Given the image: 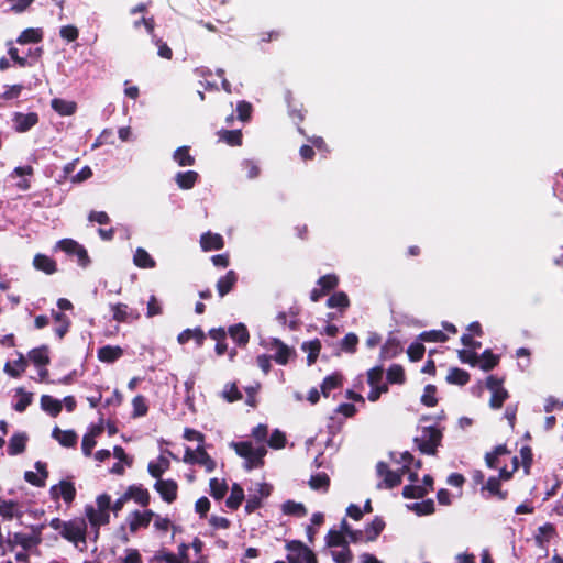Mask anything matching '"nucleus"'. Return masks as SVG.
Instances as JSON below:
<instances>
[{
  "instance_id": "obj_1",
  "label": "nucleus",
  "mask_w": 563,
  "mask_h": 563,
  "mask_svg": "<svg viewBox=\"0 0 563 563\" xmlns=\"http://www.w3.org/2000/svg\"><path fill=\"white\" fill-rule=\"evenodd\" d=\"M443 434L437 427H423L421 437L415 438L419 451L426 455H435L441 445Z\"/></svg>"
},
{
  "instance_id": "obj_53",
  "label": "nucleus",
  "mask_w": 563,
  "mask_h": 563,
  "mask_svg": "<svg viewBox=\"0 0 563 563\" xmlns=\"http://www.w3.org/2000/svg\"><path fill=\"white\" fill-rule=\"evenodd\" d=\"M437 386L432 384H428L424 389L423 394L421 396V402L426 407H435L438 405V398H437Z\"/></svg>"
},
{
  "instance_id": "obj_9",
  "label": "nucleus",
  "mask_w": 563,
  "mask_h": 563,
  "mask_svg": "<svg viewBox=\"0 0 563 563\" xmlns=\"http://www.w3.org/2000/svg\"><path fill=\"white\" fill-rule=\"evenodd\" d=\"M110 310L112 311L113 320L120 323L131 322L140 318V313L136 310L131 309L123 302L110 305Z\"/></svg>"
},
{
  "instance_id": "obj_42",
  "label": "nucleus",
  "mask_w": 563,
  "mask_h": 563,
  "mask_svg": "<svg viewBox=\"0 0 563 563\" xmlns=\"http://www.w3.org/2000/svg\"><path fill=\"white\" fill-rule=\"evenodd\" d=\"M301 349L308 353L307 363L309 366L317 362V358L320 354L321 342L319 339H314L308 342H303Z\"/></svg>"
},
{
  "instance_id": "obj_6",
  "label": "nucleus",
  "mask_w": 563,
  "mask_h": 563,
  "mask_svg": "<svg viewBox=\"0 0 563 563\" xmlns=\"http://www.w3.org/2000/svg\"><path fill=\"white\" fill-rule=\"evenodd\" d=\"M85 515L90 527L95 530V538L97 539L100 527L110 522V512L98 510L95 506L88 504L85 506Z\"/></svg>"
},
{
  "instance_id": "obj_28",
  "label": "nucleus",
  "mask_w": 563,
  "mask_h": 563,
  "mask_svg": "<svg viewBox=\"0 0 563 563\" xmlns=\"http://www.w3.org/2000/svg\"><path fill=\"white\" fill-rule=\"evenodd\" d=\"M482 490H487L489 496H494L499 500H506L508 492L501 489V484L498 477L490 476L483 485Z\"/></svg>"
},
{
  "instance_id": "obj_54",
  "label": "nucleus",
  "mask_w": 563,
  "mask_h": 563,
  "mask_svg": "<svg viewBox=\"0 0 563 563\" xmlns=\"http://www.w3.org/2000/svg\"><path fill=\"white\" fill-rule=\"evenodd\" d=\"M428 494V488L420 485H406L402 488V496L407 499H420Z\"/></svg>"
},
{
  "instance_id": "obj_41",
  "label": "nucleus",
  "mask_w": 563,
  "mask_h": 563,
  "mask_svg": "<svg viewBox=\"0 0 563 563\" xmlns=\"http://www.w3.org/2000/svg\"><path fill=\"white\" fill-rule=\"evenodd\" d=\"M26 366H27L26 360L24 358L22 353H19L18 360H15L13 363H11V362L5 363L4 371L11 377L18 378L25 371Z\"/></svg>"
},
{
  "instance_id": "obj_31",
  "label": "nucleus",
  "mask_w": 563,
  "mask_h": 563,
  "mask_svg": "<svg viewBox=\"0 0 563 563\" xmlns=\"http://www.w3.org/2000/svg\"><path fill=\"white\" fill-rule=\"evenodd\" d=\"M343 384V375L341 373H333L327 377H324L320 388L321 394L324 397H329L330 393Z\"/></svg>"
},
{
  "instance_id": "obj_40",
  "label": "nucleus",
  "mask_w": 563,
  "mask_h": 563,
  "mask_svg": "<svg viewBox=\"0 0 563 563\" xmlns=\"http://www.w3.org/2000/svg\"><path fill=\"white\" fill-rule=\"evenodd\" d=\"M243 500L244 490L239 484L234 483L231 487V493L225 500V505L228 508L236 510L241 506Z\"/></svg>"
},
{
  "instance_id": "obj_3",
  "label": "nucleus",
  "mask_w": 563,
  "mask_h": 563,
  "mask_svg": "<svg viewBox=\"0 0 563 563\" xmlns=\"http://www.w3.org/2000/svg\"><path fill=\"white\" fill-rule=\"evenodd\" d=\"M60 536L74 543L78 544L79 542L86 543L87 539V522L85 518H74L68 521H65V525L60 531Z\"/></svg>"
},
{
  "instance_id": "obj_13",
  "label": "nucleus",
  "mask_w": 563,
  "mask_h": 563,
  "mask_svg": "<svg viewBox=\"0 0 563 563\" xmlns=\"http://www.w3.org/2000/svg\"><path fill=\"white\" fill-rule=\"evenodd\" d=\"M41 542L42 538L40 531L34 532L32 534L15 532L13 534V539L8 541V543L11 547H13L14 544H19L23 548L24 551H27L31 548L38 545Z\"/></svg>"
},
{
  "instance_id": "obj_15",
  "label": "nucleus",
  "mask_w": 563,
  "mask_h": 563,
  "mask_svg": "<svg viewBox=\"0 0 563 563\" xmlns=\"http://www.w3.org/2000/svg\"><path fill=\"white\" fill-rule=\"evenodd\" d=\"M200 246L205 252L222 250L224 240L221 234L208 231L201 234Z\"/></svg>"
},
{
  "instance_id": "obj_43",
  "label": "nucleus",
  "mask_w": 563,
  "mask_h": 563,
  "mask_svg": "<svg viewBox=\"0 0 563 563\" xmlns=\"http://www.w3.org/2000/svg\"><path fill=\"white\" fill-rule=\"evenodd\" d=\"M282 510L287 516H295L298 518L305 517L307 515V508L303 504L297 503L295 500H286L282 505Z\"/></svg>"
},
{
  "instance_id": "obj_50",
  "label": "nucleus",
  "mask_w": 563,
  "mask_h": 563,
  "mask_svg": "<svg viewBox=\"0 0 563 563\" xmlns=\"http://www.w3.org/2000/svg\"><path fill=\"white\" fill-rule=\"evenodd\" d=\"M210 495L217 499H222L228 492V484L225 481H219L218 478H211L209 482Z\"/></svg>"
},
{
  "instance_id": "obj_47",
  "label": "nucleus",
  "mask_w": 563,
  "mask_h": 563,
  "mask_svg": "<svg viewBox=\"0 0 563 563\" xmlns=\"http://www.w3.org/2000/svg\"><path fill=\"white\" fill-rule=\"evenodd\" d=\"M499 363V356L494 354L492 350L487 349L482 353L481 362L478 366L485 372H489L495 368Z\"/></svg>"
},
{
  "instance_id": "obj_10",
  "label": "nucleus",
  "mask_w": 563,
  "mask_h": 563,
  "mask_svg": "<svg viewBox=\"0 0 563 563\" xmlns=\"http://www.w3.org/2000/svg\"><path fill=\"white\" fill-rule=\"evenodd\" d=\"M34 467L36 468L37 473L26 471L24 473V479L35 487H44L48 477L47 465L42 461H37L35 462Z\"/></svg>"
},
{
  "instance_id": "obj_33",
  "label": "nucleus",
  "mask_w": 563,
  "mask_h": 563,
  "mask_svg": "<svg viewBox=\"0 0 563 563\" xmlns=\"http://www.w3.org/2000/svg\"><path fill=\"white\" fill-rule=\"evenodd\" d=\"M44 33L42 29L29 27L21 32V34L16 38V43L21 45L25 44H36L43 40Z\"/></svg>"
},
{
  "instance_id": "obj_60",
  "label": "nucleus",
  "mask_w": 563,
  "mask_h": 563,
  "mask_svg": "<svg viewBox=\"0 0 563 563\" xmlns=\"http://www.w3.org/2000/svg\"><path fill=\"white\" fill-rule=\"evenodd\" d=\"M508 397L509 394L505 388L492 391V397L489 399L490 408L500 409Z\"/></svg>"
},
{
  "instance_id": "obj_35",
  "label": "nucleus",
  "mask_w": 563,
  "mask_h": 563,
  "mask_svg": "<svg viewBox=\"0 0 563 563\" xmlns=\"http://www.w3.org/2000/svg\"><path fill=\"white\" fill-rule=\"evenodd\" d=\"M470 380V373L459 367H452L446 376V382L449 384L457 386H465Z\"/></svg>"
},
{
  "instance_id": "obj_51",
  "label": "nucleus",
  "mask_w": 563,
  "mask_h": 563,
  "mask_svg": "<svg viewBox=\"0 0 563 563\" xmlns=\"http://www.w3.org/2000/svg\"><path fill=\"white\" fill-rule=\"evenodd\" d=\"M317 285L328 295L338 287L339 277L335 274H327L318 279Z\"/></svg>"
},
{
  "instance_id": "obj_57",
  "label": "nucleus",
  "mask_w": 563,
  "mask_h": 563,
  "mask_svg": "<svg viewBox=\"0 0 563 563\" xmlns=\"http://www.w3.org/2000/svg\"><path fill=\"white\" fill-rule=\"evenodd\" d=\"M133 418L144 417L148 411L146 399L142 395H137L132 399Z\"/></svg>"
},
{
  "instance_id": "obj_7",
  "label": "nucleus",
  "mask_w": 563,
  "mask_h": 563,
  "mask_svg": "<svg viewBox=\"0 0 563 563\" xmlns=\"http://www.w3.org/2000/svg\"><path fill=\"white\" fill-rule=\"evenodd\" d=\"M154 517L155 512L151 509L132 511L128 518L130 531L135 533L140 528H147Z\"/></svg>"
},
{
  "instance_id": "obj_21",
  "label": "nucleus",
  "mask_w": 563,
  "mask_h": 563,
  "mask_svg": "<svg viewBox=\"0 0 563 563\" xmlns=\"http://www.w3.org/2000/svg\"><path fill=\"white\" fill-rule=\"evenodd\" d=\"M228 334L241 347L246 346L250 341V333L244 323H236L229 327Z\"/></svg>"
},
{
  "instance_id": "obj_4",
  "label": "nucleus",
  "mask_w": 563,
  "mask_h": 563,
  "mask_svg": "<svg viewBox=\"0 0 563 563\" xmlns=\"http://www.w3.org/2000/svg\"><path fill=\"white\" fill-rule=\"evenodd\" d=\"M376 473L383 477V482L377 484V488L391 489L401 484V473L391 471L386 462H378L376 464Z\"/></svg>"
},
{
  "instance_id": "obj_52",
  "label": "nucleus",
  "mask_w": 563,
  "mask_h": 563,
  "mask_svg": "<svg viewBox=\"0 0 563 563\" xmlns=\"http://www.w3.org/2000/svg\"><path fill=\"white\" fill-rule=\"evenodd\" d=\"M325 543L329 548H334V547L343 548V547L347 545V541H346L343 532L334 530V529L329 530L328 534L325 536Z\"/></svg>"
},
{
  "instance_id": "obj_45",
  "label": "nucleus",
  "mask_w": 563,
  "mask_h": 563,
  "mask_svg": "<svg viewBox=\"0 0 563 563\" xmlns=\"http://www.w3.org/2000/svg\"><path fill=\"white\" fill-rule=\"evenodd\" d=\"M309 486L313 490L328 492L330 487V477L324 472L317 473L310 477Z\"/></svg>"
},
{
  "instance_id": "obj_17",
  "label": "nucleus",
  "mask_w": 563,
  "mask_h": 563,
  "mask_svg": "<svg viewBox=\"0 0 563 563\" xmlns=\"http://www.w3.org/2000/svg\"><path fill=\"white\" fill-rule=\"evenodd\" d=\"M190 340H194L196 342V345L198 347H201L206 340V333L200 327H197L194 329H185L177 336V342L179 344H186Z\"/></svg>"
},
{
  "instance_id": "obj_20",
  "label": "nucleus",
  "mask_w": 563,
  "mask_h": 563,
  "mask_svg": "<svg viewBox=\"0 0 563 563\" xmlns=\"http://www.w3.org/2000/svg\"><path fill=\"white\" fill-rule=\"evenodd\" d=\"M286 549L288 550V552H301L303 556L302 563H318V559L314 552L300 540H291L287 542Z\"/></svg>"
},
{
  "instance_id": "obj_56",
  "label": "nucleus",
  "mask_w": 563,
  "mask_h": 563,
  "mask_svg": "<svg viewBox=\"0 0 563 563\" xmlns=\"http://www.w3.org/2000/svg\"><path fill=\"white\" fill-rule=\"evenodd\" d=\"M16 394L20 395V399L14 404L13 408L18 412H23L32 404L33 394L24 391L23 388H18Z\"/></svg>"
},
{
  "instance_id": "obj_23",
  "label": "nucleus",
  "mask_w": 563,
  "mask_h": 563,
  "mask_svg": "<svg viewBox=\"0 0 563 563\" xmlns=\"http://www.w3.org/2000/svg\"><path fill=\"white\" fill-rule=\"evenodd\" d=\"M385 527L386 522L384 521V519L379 516H376L368 525H366L364 529L365 542L375 541L383 532Z\"/></svg>"
},
{
  "instance_id": "obj_24",
  "label": "nucleus",
  "mask_w": 563,
  "mask_h": 563,
  "mask_svg": "<svg viewBox=\"0 0 563 563\" xmlns=\"http://www.w3.org/2000/svg\"><path fill=\"white\" fill-rule=\"evenodd\" d=\"M351 306L349 296L344 291L333 292L327 300L328 308H336L343 314Z\"/></svg>"
},
{
  "instance_id": "obj_16",
  "label": "nucleus",
  "mask_w": 563,
  "mask_h": 563,
  "mask_svg": "<svg viewBox=\"0 0 563 563\" xmlns=\"http://www.w3.org/2000/svg\"><path fill=\"white\" fill-rule=\"evenodd\" d=\"M238 283V274L234 271H228L225 275L221 276L217 282V291L220 298H223L231 292Z\"/></svg>"
},
{
  "instance_id": "obj_18",
  "label": "nucleus",
  "mask_w": 563,
  "mask_h": 563,
  "mask_svg": "<svg viewBox=\"0 0 563 563\" xmlns=\"http://www.w3.org/2000/svg\"><path fill=\"white\" fill-rule=\"evenodd\" d=\"M404 351L401 342L395 338L389 336L380 347V358L390 360L399 355Z\"/></svg>"
},
{
  "instance_id": "obj_49",
  "label": "nucleus",
  "mask_w": 563,
  "mask_h": 563,
  "mask_svg": "<svg viewBox=\"0 0 563 563\" xmlns=\"http://www.w3.org/2000/svg\"><path fill=\"white\" fill-rule=\"evenodd\" d=\"M538 532L539 533L536 536V541L538 544H543L556 536V528L553 523L547 522L538 528Z\"/></svg>"
},
{
  "instance_id": "obj_39",
  "label": "nucleus",
  "mask_w": 563,
  "mask_h": 563,
  "mask_svg": "<svg viewBox=\"0 0 563 563\" xmlns=\"http://www.w3.org/2000/svg\"><path fill=\"white\" fill-rule=\"evenodd\" d=\"M219 141L227 143L230 146H240L242 144L241 130H220L218 131Z\"/></svg>"
},
{
  "instance_id": "obj_30",
  "label": "nucleus",
  "mask_w": 563,
  "mask_h": 563,
  "mask_svg": "<svg viewBox=\"0 0 563 563\" xmlns=\"http://www.w3.org/2000/svg\"><path fill=\"white\" fill-rule=\"evenodd\" d=\"M52 109L59 115H73L77 110V104L74 101H68L62 98H54L51 101Z\"/></svg>"
},
{
  "instance_id": "obj_58",
  "label": "nucleus",
  "mask_w": 563,
  "mask_h": 563,
  "mask_svg": "<svg viewBox=\"0 0 563 563\" xmlns=\"http://www.w3.org/2000/svg\"><path fill=\"white\" fill-rule=\"evenodd\" d=\"M411 509L416 511L418 516L432 515L435 511L434 503L432 499H424L420 503H415Z\"/></svg>"
},
{
  "instance_id": "obj_34",
  "label": "nucleus",
  "mask_w": 563,
  "mask_h": 563,
  "mask_svg": "<svg viewBox=\"0 0 563 563\" xmlns=\"http://www.w3.org/2000/svg\"><path fill=\"white\" fill-rule=\"evenodd\" d=\"M169 467H170L169 460L167 457H165L164 455H159L157 463H154V462L148 463L147 471L152 477H154L158 481V479H162L161 478L162 475L166 471H168Z\"/></svg>"
},
{
  "instance_id": "obj_46",
  "label": "nucleus",
  "mask_w": 563,
  "mask_h": 563,
  "mask_svg": "<svg viewBox=\"0 0 563 563\" xmlns=\"http://www.w3.org/2000/svg\"><path fill=\"white\" fill-rule=\"evenodd\" d=\"M197 464L205 467L207 472H213L216 470V461L208 454L203 445H198L196 449Z\"/></svg>"
},
{
  "instance_id": "obj_37",
  "label": "nucleus",
  "mask_w": 563,
  "mask_h": 563,
  "mask_svg": "<svg viewBox=\"0 0 563 563\" xmlns=\"http://www.w3.org/2000/svg\"><path fill=\"white\" fill-rule=\"evenodd\" d=\"M174 161L181 167L194 166L196 163L195 157L190 154L189 146H180L173 154Z\"/></svg>"
},
{
  "instance_id": "obj_2",
  "label": "nucleus",
  "mask_w": 563,
  "mask_h": 563,
  "mask_svg": "<svg viewBox=\"0 0 563 563\" xmlns=\"http://www.w3.org/2000/svg\"><path fill=\"white\" fill-rule=\"evenodd\" d=\"M236 454L245 459V467L252 470L260 467L264 464V456L266 449L264 446L254 448L250 441H242L233 443Z\"/></svg>"
},
{
  "instance_id": "obj_8",
  "label": "nucleus",
  "mask_w": 563,
  "mask_h": 563,
  "mask_svg": "<svg viewBox=\"0 0 563 563\" xmlns=\"http://www.w3.org/2000/svg\"><path fill=\"white\" fill-rule=\"evenodd\" d=\"M154 488L167 504H172L177 499L178 484L174 479H158L154 484Z\"/></svg>"
},
{
  "instance_id": "obj_62",
  "label": "nucleus",
  "mask_w": 563,
  "mask_h": 563,
  "mask_svg": "<svg viewBox=\"0 0 563 563\" xmlns=\"http://www.w3.org/2000/svg\"><path fill=\"white\" fill-rule=\"evenodd\" d=\"M222 396L228 402L241 400L243 397L235 383L227 384Z\"/></svg>"
},
{
  "instance_id": "obj_64",
  "label": "nucleus",
  "mask_w": 563,
  "mask_h": 563,
  "mask_svg": "<svg viewBox=\"0 0 563 563\" xmlns=\"http://www.w3.org/2000/svg\"><path fill=\"white\" fill-rule=\"evenodd\" d=\"M424 352V345L419 342L411 343L407 350L408 357L411 362L420 361L423 357Z\"/></svg>"
},
{
  "instance_id": "obj_63",
  "label": "nucleus",
  "mask_w": 563,
  "mask_h": 563,
  "mask_svg": "<svg viewBox=\"0 0 563 563\" xmlns=\"http://www.w3.org/2000/svg\"><path fill=\"white\" fill-rule=\"evenodd\" d=\"M286 441L287 440L285 433L278 429H275L268 439V445L272 449L279 450L285 448Z\"/></svg>"
},
{
  "instance_id": "obj_5",
  "label": "nucleus",
  "mask_w": 563,
  "mask_h": 563,
  "mask_svg": "<svg viewBox=\"0 0 563 563\" xmlns=\"http://www.w3.org/2000/svg\"><path fill=\"white\" fill-rule=\"evenodd\" d=\"M76 487L70 481L63 479L57 485L49 488V495L53 500L62 498L65 504L70 505L76 498Z\"/></svg>"
},
{
  "instance_id": "obj_19",
  "label": "nucleus",
  "mask_w": 563,
  "mask_h": 563,
  "mask_svg": "<svg viewBox=\"0 0 563 563\" xmlns=\"http://www.w3.org/2000/svg\"><path fill=\"white\" fill-rule=\"evenodd\" d=\"M52 437L64 448H74L77 444L78 435L74 430H62L55 427Z\"/></svg>"
},
{
  "instance_id": "obj_36",
  "label": "nucleus",
  "mask_w": 563,
  "mask_h": 563,
  "mask_svg": "<svg viewBox=\"0 0 563 563\" xmlns=\"http://www.w3.org/2000/svg\"><path fill=\"white\" fill-rule=\"evenodd\" d=\"M29 358L35 366H46L49 364L51 358L48 356V347L46 345H42L40 347H35L29 352Z\"/></svg>"
},
{
  "instance_id": "obj_22",
  "label": "nucleus",
  "mask_w": 563,
  "mask_h": 563,
  "mask_svg": "<svg viewBox=\"0 0 563 563\" xmlns=\"http://www.w3.org/2000/svg\"><path fill=\"white\" fill-rule=\"evenodd\" d=\"M33 266L47 275H52L57 272V264L55 260L51 258L45 254H36L33 258Z\"/></svg>"
},
{
  "instance_id": "obj_26",
  "label": "nucleus",
  "mask_w": 563,
  "mask_h": 563,
  "mask_svg": "<svg viewBox=\"0 0 563 563\" xmlns=\"http://www.w3.org/2000/svg\"><path fill=\"white\" fill-rule=\"evenodd\" d=\"M123 355L120 346L104 345L97 352L98 360L103 363H114Z\"/></svg>"
},
{
  "instance_id": "obj_61",
  "label": "nucleus",
  "mask_w": 563,
  "mask_h": 563,
  "mask_svg": "<svg viewBox=\"0 0 563 563\" xmlns=\"http://www.w3.org/2000/svg\"><path fill=\"white\" fill-rule=\"evenodd\" d=\"M358 344V336L355 333H347L341 341V350L346 353H355Z\"/></svg>"
},
{
  "instance_id": "obj_48",
  "label": "nucleus",
  "mask_w": 563,
  "mask_h": 563,
  "mask_svg": "<svg viewBox=\"0 0 563 563\" xmlns=\"http://www.w3.org/2000/svg\"><path fill=\"white\" fill-rule=\"evenodd\" d=\"M387 380L389 384L402 385L406 382L405 369L399 364H393L387 369Z\"/></svg>"
},
{
  "instance_id": "obj_29",
  "label": "nucleus",
  "mask_w": 563,
  "mask_h": 563,
  "mask_svg": "<svg viewBox=\"0 0 563 563\" xmlns=\"http://www.w3.org/2000/svg\"><path fill=\"white\" fill-rule=\"evenodd\" d=\"M199 178V174L195 170L178 172L175 181L180 189H191Z\"/></svg>"
},
{
  "instance_id": "obj_27",
  "label": "nucleus",
  "mask_w": 563,
  "mask_h": 563,
  "mask_svg": "<svg viewBox=\"0 0 563 563\" xmlns=\"http://www.w3.org/2000/svg\"><path fill=\"white\" fill-rule=\"evenodd\" d=\"M52 317L57 322V327L54 329L56 336L63 340L70 328V319L62 311L52 310Z\"/></svg>"
},
{
  "instance_id": "obj_38",
  "label": "nucleus",
  "mask_w": 563,
  "mask_h": 563,
  "mask_svg": "<svg viewBox=\"0 0 563 563\" xmlns=\"http://www.w3.org/2000/svg\"><path fill=\"white\" fill-rule=\"evenodd\" d=\"M133 263L140 268H154L156 266L155 260L143 247L136 249Z\"/></svg>"
},
{
  "instance_id": "obj_55",
  "label": "nucleus",
  "mask_w": 563,
  "mask_h": 563,
  "mask_svg": "<svg viewBox=\"0 0 563 563\" xmlns=\"http://www.w3.org/2000/svg\"><path fill=\"white\" fill-rule=\"evenodd\" d=\"M18 511V503L0 498V516L3 519L12 520Z\"/></svg>"
},
{
  "instance_id": "obj_12",
  "label": "nucleus",
  "mask_w": 563,
  "mask_h": 563,
  "mask_svg": "<svg viewBox=\"0 0 563 563\" xmlns=\"http://www.w3.org/2000/svg\"><path fill=\"white\" fill-rule=\"evenodd\" d=\"M124 499L134 500L142 507H147L151 501V495L143 485H130L124 492Z\"/></svg>"
},
{
  "instance_id": "obj_25",
  "label": "nucleus",
  "mask_w": 563,
  "mask_h": 563,
  "mask_svg": "<svg viewBox=\"0 0 563 563\" xmlns=\"http://www.w3.org/2000/svg\"><path fill=\"white\" fill-rule=\"evenodd\" d=\"M27 435L24 432L14 433L8 444V454L11 456L19 455L25 451Z\"/></svg>"
},
{
  "instance_id": "obj_59",
  "label": "nucleus",
  "mask_w": 563,
  "mask_h": 563,
  "mask_svg": "<svg viewBox=\"0 0 563 563\" xmlns=\"http://www.w3.org/2000/svg\"><path fill=\"white\" fill-rule=\"evenodd\" d=\"M419 339L422 342H446L448 335L441 331V330H430V331H423L420 333Z\"/></svg>"
},
{
  "instance_id": "obj_32",
  "label": "nucleus",
  "mask_w": 563,
  "mask_h": 563,
  "mask_svg": "<svg viewBox=\"0 0 563 563\" xmlns=\"http://www.w3.org/2000/svg\"><path fill=\"white\" fill-rule=\"evenodd\" d=\"M41 408L46 411L52 417H57L63 409L62 401L49 396V395H43L41 397Z\"/></svg>"
},
{
  "instance_id": "obj_44",
  "label": "nucleus",
  "mask_w": 563,
  "mask_h": 563,
  "mask_svg": "<svg viewBox=\"0 0 563 563\" xmlns=\"http://www.w3.org/2000/svg\"><path fill=\"white\" fill-rule=\"evenodd\" d=\"M510 454L506 444H499L493 451L485 454V463L489 468H497L498 457L501 455Z\"/></svg>"
},
{
  "instance_id": "obj_11",
  "label": "nucleus",
  "mask_w": 563,
  "mask_h": 563,
  "mask_svg": "<svg viewBox=\"0 0 563 563\" xmlns=\"http://www.w3.org/2000/svg\"><path fill=\"white\" fill-rule=\"evenodd\" d=\"M13 122L14 130L19 133H24L38 123V114L36 112H15L13 117Z\"/></svg>"
},
{
  "instance_id": "obj_14",
  "label": "nucleus",
  "mask_w": 563,
  "mask_h": 563,
  "mask_svg": "<svg viewBox=\"0 0 563 563\" xmlns=\"http://www.w3.org/2000/svg\"><path fill=\"white\" fill-rule=\"evenodd\" d=\"M271 346L276 350L273 360L279 365H286L295 354V351L279 339H273Z\"/></svg>"
}]
</instances>
